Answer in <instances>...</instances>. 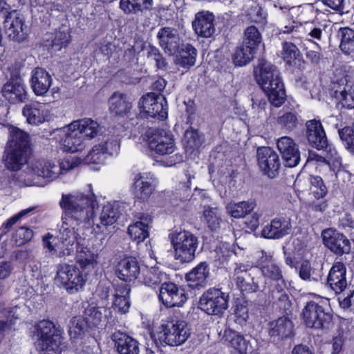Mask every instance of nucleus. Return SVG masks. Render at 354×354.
<instances>
[{
  "instance_id": "1",
  "label": "nucleus",
  "mask_w": 354,
  "mask_h": 354,
  "mask_svg": "<svg viewBox=\"0 0 354 354\" xmlns=\"http://www.w3.org/2000/svg\"><path fill=\"white\" fill-rule=\"evenodd\" d=\"M87 190L76 191L68 194H62L59 204L64 212L62 218V224L59 229V240L63 248L57 250L59 257L70 255L74 251V245H81V238L77 237L76 226L81 224L90 225L95 216L98 203L93 192L92 185H88Z\"/></svg>"
},
{
  "instance_id": "2",
  "label": "nucleus",
  "mask_w": 354,
  "mask_h": 354,
  "mask_svg": "<svg viewBox=\"0 0 354 354\" xmlns=\"http://www.w3.org/2000/svg\"><path fill=\"white\" fill-rule=\"evenodd\" d=\"M81 163V158L76 156L66 158L59 165L45 159L32 160L20 173L18 180L24 186H43V180L51 182Z\"/></svg>"
},
{
  "instance_id": "3",
  "label": "nucleus",
  "mask_w": 354,
  "mask_h": 354,
  "mask_svg": "<svg viewBox=\"0 0 354 354\" xmlns=\"http://www.w3.org/2000/svg\"><path fill=\"white\" fill-rule=\"evenodd\" d=\"M254 76L270 102L276 107L280 106L286 100V92L277 67L263 59H260L254 69Z\"/></svg>"
},
{
  "instance_id": "4",
  "label": "nucleus",
  "mask_w": 354,
  "mask_h": 354,
  "mask_svg": "<svg viewBox=\"0 0 354 354\" xmlns=\"http://www.w3.org/2000/svg\"><path fill=\"white\" fill-rule=\"evenodd\" d=\"M34 336L39 350L59 354L65 347L61 331L49 320L44 319L35 324Z\"/></svg>"
},
{
  "instance_id": "5",
  "label": "nucleus",
  "mask_w": 354,
  "mask_h": 354,
  "mask_svg": "<svg viewBox=\"0 0 354 354\" xmlns=\"http://www.w3.org/2000/svg\"><path fill=\"white\" fill-rule=\"evenodd\" d=\"M169 238L174 248L176 259L187 263L194 259L199 244L196 235L187 230L175 231L169 234Z\"/></svg>"
},
{
  "instance_id": "6",
  "label": "nucleus",
  "mask_w": 354,
  "mask_h": 354,
  "mask_svg": "<svg viewBox=\"0 0 354 354\" xmlns=\"http://www.w3.org/2000/svg\"><path fill=\"white\" fill-rule=\"evenodd\" d=\"M162 328V330L158 334V339L162 345H182L190 335L189 328L183 320L173 319L163 324Z\"/></svg>"
},
{
  "instance_id": "7",
  "label": "nucleus",
  "mask_w": 354,
  "mask_h": 354,
  "mask_svg": "<svg viewBox=\"0 0 354 354\" xmlns=\"http://www.w3.org/2000/svg\"><path fill=\"white\" fill-rule=\"evenodd\" d=\"M55 280L70 294L82 290L86 283V279L79 268L66 263L57 266Z\"/></svg>"
},
{
  "instance_id": "8",
  "label": "nucleus",
  "mask_w": 354,
  "mask_h": 354,
  "mask_svg": "<svg viewBox=\"0 0 354 354\" xmlns=\"http://www.w3.org/2000/svg\"><path fill=\"white\" fill-rule=\"evenodd\" d=\"M302 319L308 328L328 329L332 324V315L323 306L310 301L306 303L302 311Z\"/></svg>"
},
{
  "instance_id": "9",
  "label": "nucleus",
  "mask_w": 354,
  "mask_h": 354,
  "mask_svg": "<svg viewBox=\"0 0 354 354\" xmlns=\"http://www.w3.org/2000/svg\"><path fill=\"white\" fill-rule=\"evenodd\" d=\"M140 115L142 118H153L164 120L168 115L167 102L162 95L148 93L138 102Z\"/></svg>"
},
{
  "instance_id": "10",
  "label": "nucleus",
  "mask_w": 354,
  "mask_h": 354,
  "mask_svg": "<svg viewBox=\"0 0 354 354\" xmlns=\"http://www.w3.org/2000/svg\"><path fill=\"white\" fill-rule=\"evenodd\" d=\"M228 295L220 289L209 288L200 298L201 310L211 315L221 316L228 308Z\"/></svg>"
},
{
  "instance_id": "11",
  "label": "nucleus",
  "mask_w": 354,
  "mask_h": 354,
  "mask_svg": "<svg viewBox=\"0 0 354 354\" xmlns=\"http://www.w3.org/2000/svg\"><path fill=\"white\" fill-rule=\"evenodd\" d=\"M145 137L149 148L157 154H171L176 149L172 134L165 130L149 129L146 131Z\"/></svg>"
},
{
  "instance_id": "12",
  "label": "nucleus",
  "mask_w": 354,
  "mask_h": 354,
  "mask_svg": "<svg viewBox=\"0 0 354 354\" xmlns=\"http://www.w3.org/2000/svg\"><path fill=\"white\" fill-rule=\"evenodd\" d=\"M120 147V139L117 136L107 138L104 141L95 145L82 160L86 164H102L108 156L117 155Z\"/></svg>"
},
{
  "instance_id": "13",
  "label": "nucleus",
  "mask_w": 354,
  "mask_h": 354,
  "mask_svg": "<svg viewBox=\"0 0 354 354\" xmlns=\"http://www.w3.org/2000/svg\"><path fill=\"white\" fill-rule=\"evenodd\" d=\"M257 165L263 175L274 178L279 174L281 161L277 153L270 147H263L257 151Z\"/></svg>"
},
{
  "instance_id": "14",
  "label": "nucleus",
  "mask_w": 354,
  "mask_h": 354,
  "mask_svg": "<svg viewBox=\"0 0 354 354\" xmlns=\"http://www.w3.org/2000/svg\"><path fill=\"white\" fill-rule=\"evenodd\" d=\"M158 298L166 307L172 308L182 306L188 297L183 288L174 283L166 281L160 286Z\"/></svg>"
},
{
  "instance_id": "15",
  "label": "nucleus",
  "mask_w": 354,
  "mask_h": 354,
  "mask_svg": "<svg viewBox=\"0 0 354 354\" xmlns=\"http://www.w3.org/2000/svg\"><path fill=\"white\" fill-rule=\"evenodd\" d=\"M24 23V17L17 10H14L8 12L4 21V26L10 39L17 43H21L26 39L28 34Z\"/></svg>"
},
{
  "instance_id": "16",
  "label": "nucleus",
  "mask_w": 354,
  "mask_h": 354,
  "mask_svg": "<svg viewBox=\"0 0 354 354\" xmlns=\"http://www.w3.org/2000/svg\"><path fill=\"white\" fill-rule=\"evenodd\" d=\"M156 183V177L151 173L136 174L131 187L134 198L143 201L148 200L155 191Z\"/></svg>"
},
{
  "instance_id": "17",
  "label": "nucleus",
  "mask_w": 354,
  "mask_h": 354,
  "mask_svg": "<svg viewBox=\"0 0 354 354\" xmlns=\"http://www.w3.org/2000/svg\"><path fill=\"white\" fill-rule=\"evenodd\" d=\"M61 149L68 153L82 151L86 146V140L76 129H70L69 124L59 131Z\"/></svg>"
},
{
  "instance_id": "18",
  "label": "nucleus",
  "mask_w": 354,
  "mask_h": 354,
  "mask_svg": "<svg viewBox=\"0 0 354 354\" xmlns=\"http://www.w3.org/2000/svg\"><path fill=\"white\" fill-rule=\"evenodd\" d=\"M322 236L324 245L331 252L339 255L350 252L351 242L343 234L329 228L323 230Z\"/></svg>"
},
{
  "instance_id": "19",
  "label": "nucleus",
  "mask_w": 354,
  "mask_h": 354,
  "mask_svg": "<svg viewBox=\"0 0 354 354\" xmlns=\"http://www.w3.org/2000/svg\"><path fill=\"white\" fill-rule=\"evenodd\" d=\"M277 148L284 160V165L288 167H295L301 160L298 145L289 136H283L277 140Z\"/></svg>"
},
{
  "instance_id": "20",
  "label": "nucleus",
  "mask_w": 354,
  "mask_h": 354,
  "mask_svg": "<svg viewBox=\"0 0 354 354\" xmlns=\"http://www.w3.org/2000/svg\"><path fill=\"white\" fill-rule=\"evenodd\" d=\"M137 221L128 227V234L133 241L139 243L149 237L153 218L149 214L140 213L137 216Z\"/></svg>"
},
{
  "instance_id": "21",
  "label": "nucleus",
  "mask_w": 354,
  "mask_h": 354,
  "mask_svg": "<svg viewBox=\"0 0 354 354\" xmlns=\"http://www.w3.org/2000/svg\"><path fill=\"white\" fill-rule=\"evenodd\" d=\"M292 224L290 218L278 217L272 219L262 230V236L267 239H279L290 234Z\"/></svg>"
},
{
  "instance_id": "22",
  "label": "nucleus",
  "mask_w": 354,
  "mask_h": 354,
  "mask_svg": "<svg viewBox=\"0 0 354 354\" xmlns=\"http://www.w3.org/2000/svg\"><path fill=\"white\" fill-rule=\"evenodd\" d=\"M3 97L10 103L23 102L27 99V92L22 79L19 77L10 79L3 86Z\"/></svg>"
},
{
  "instance_id": "23",
  "label": "nucleus",
  "mask_w": 354,
  "mask_h": 354,
  "mask_svg": "<svg viewBox=\"0 0 354 354\" xmlns=\"http://www.w3.org/2000/svg\"><path fill=\"white\" fill-rule=\"evenodd\" d=\"M306 138L309 144L319 150L328 146V140L319 120L313 119L306 122Z\"/></svg>"
},
{
  "instance_id": "24",
  "label": "nucleus",
  "mask_w": 354,
  "mask_h": 354,
  "mask_svg": "<svg viewBox=\"0 0 354 354\" xmlns=\"http://www.w3.org/2000/svg\"><path fill=\"white\" fill-rule=\"evenodd\" d=\"M111 308L120 315L126 314L131 307L130 287L123 283L113 286Z\"/></svg>"
},
{
  "instance_id": "25",
  "label": "nucleus",
  "mask_w": 354,
  "mask_h": 354,
  "mask_svg": "<svg viewBox=\"0 0 354 354\" xmlns=\"http://www.w3.org/2000/svg\"><path fill=\"white\" fill-rule=\"evenodd\" d=\"M327 284L337 294L346 288V268L342 261L334 262L328 275Z\"/></svg>"
},
{
  "instance_id": "26",
  "label": "nucleus",
  "mask_w": 354,
  "mask_h": 354,
  "mask_svg": "<svg viewBox=\"0 0 354 354\" xmlns=\"http://www.w3.org/2000/svg\"><path fill=\"white\" fill-rule=\"evenodd\" d=\"M214 16L208 11L199 12L195 15L192 27L196 34L202 37H210L215 32Z\"/></svg>"
},
{
  "instance_id": "27",
  "label": "nucleus",
  "mask_w": 354,
  "mask_h": 354,
  "mask_svg": "<svg viewBox=\"0 0 354 354\" xmlns=\"http://www.w3.org/2000/svg\"><path fill=\"white\" fill-rule=\"evenodd\" d=\"M112 312L106 307H97L93 304H87L84 306L83 318L89 326H98L104 324L111 318Z\"/></svg>"
},
{
  "instance_id": "28",
  "label": "nucleus",
  "mask_w": 354,
  "mask_h": 354,
  "mask_svg": "<svg viewBox=\"0 0 354 354\" xmlns=\"http://www.w3.org/2000/svg\"><path fill=\"white\" fill-rule=\"evenodd\" d=\"M140 273L139 262L135 257H128L118 263L116 268L118 277L124 281H133Z\"/></svg>"
},
{
  "instance_id": "29",
  "label": "nucleus",
  "mask_w": 354,
  "mask_h": 354,
  "mask_svg": "<svg viewBox=\"0 0 354 354\" xmlns=\"http://www.w3.org/2000/svg\"><path fill=\"white\" fill-rule=\"evenodd\" d=\"M159 44L166 53H175L180 45V37L178 31L170 27L160 28L157 34Z\"/></svg>"
},
{
  "instance_id": "30",
  "label": "nucleus",
  "mask_w": 354,
  "mask_h": 354,
  "mask_svg": "<svg viewBox=\"0 0 354 354\" xmlns=\"http://www.w3.org/2000/svg\"><path fill=\"white\" fill-rule=\"evenodd\" d=\"M281 56L283 59L290 66L300 71H303L306 68V62L296 44L287 41L283 42Z\"/></svg>"
},
{
  "instance_id": "31",
  "label": "nucleus",
  "mask_w": 354,
  "mask_h": 354,
  "mask_svg": "<svg viewBox=\"0 0 354 354\" xmlns=\"http://www.w3.org/2000/svg\"><path fill=\"white\" fill-rule=\"evenodd\" d=\"M23 115L28 124L39 125L43 123L48 116L46 105L38 102L26 104L22 110Z\"/></svg>"
},
{
  "instance_id": "32",
  "label": "nucleus",
  "mask_w": 354,
  "mask_h": 354,
  "mask_svg": "<svg viewBox=\"0 0 354 354\" xmlns=\"http://www.w3.org/2000/svg\"><path fill=\"white\" fill-rule=\"evenodd\" d=\"M259 260L260 270L263 276L270 280H280L283 277L282 271L271 253L261 251Z\"/></svg>"
},
{
  "instance_id": "33",
  "label": "nucleus",
  "mask_w": 354,
  "mask_h": 354,
  "mask_svg": "<svg viewBox=\"0 0 354 354\" xmlns=\"http://www.w3.org/2000/svg\"><path fill=\"white\" fill-rule=\"evenodd\" d=\"M111 338L115 342V346L119 354L139 353V342L127 333L118 330L113 333Z\"/></svg>"
},
{
  "instance_id": "34",
  "label": "nucleus",
  "mask_w": 354,
  "mask_h": 354,
  "mask_svg": "<svg viewBox=\"0 0 354 354\" xmlns=\"http://www.w3.org/2000/svg\"><path fill=\"white\" fill-rule=\"evenodd\" d=\"M209 268L207 262H201L185 275L188 286L192 288H204L209 277Z\"/></svg>"
},
{
  "instance_id": "35",
  "label": "nucleus",
  "mask_w": 354,
  "mask_h": 354,
  "mask_svg": "<svg viewBox=\"0 0 354 354\" xmlns=\"http://www.w3.org/2000/svg\"><path fill=\"white\" fill-rule=\"evenodd\" d=\"M335 95L343 107L348 109L354 108V88L346 77L341 78L337 83Z\"/></svg>"
},
{
  "instance_id": "36",
  "label": "nucleus",
  "mask_w": 354,
  "mask_h": 354,
  "mask_svg": "<svg viewBox=\"0 0 354 354\" xmlns=\"http://www.w3.org/2000/svg\"><path fill=\"white\" fill-rule=\"evenodd\" d=\"M21 315V308L15 306L4 307L3 304H0V318H6L0 320V342L3 339L5 335L12 330V325L15 319L19 318Z\"/></svg>"
},
{
  "instance_id": "37",
  "label": "nucleus",
  "mask_w": 354,
  "mask_h": 354,
  "mask_svg": "<svg viewBox=\"0 0 354 354\" xmlns=\"http://www.w3.org/2000/svg\"><path fill=\"white\" fill-rule=\"evenodd\" d=\"M222 340L227 347L232 348L239 354H246L250 342L243 335L231 328L224 330Z\"/></svg>"
},
{
  "instance_id": "38",
  "label": "nucleus",
  "mask_w": 354,
  "mask_h": 354,
  "mask_svg": "<svg viewBox=\"0 0 354 354\" xmlns=\"http://www.w3.org/2000/svg\"><path fill=\"white\" fill-rule=\"evenodd\" d=\"M52 79L49 73L42 68H36L32 72L31 87L37 95H43L47 93Z\"/></svg>"
},
{
  "instance_id": "39",
  "label": "nucleus",
  "mask_w": 354,
  "mask_h": 354,
  "mask_svg": "<svg viewBox=\"0 0 354 354\" xmlns=\"http://www.w3.org/2000/svg\"><path fill=\"white\" fill-rule=\"evenodd\" d=\"M123 207L124 203L118 201L105 205L100 216V224H97V227L100 229L101 225L107 227L114 224L122 214Z\"/></svg>"
},
{
  "instance_id": "40",
  "label": "nucleus",
  "mask_w": 354,
  "mask_h": 354,
  "mask_svg": "<svg viewBox=\"0 0 354 354\" xmlns=\"http://www.w3.org/2000/svg\"><path fill=\"white\" fill-rule=\"evenodd\" d=\"M70 129H76L83 138L92 139L97 136L100 126L98 122L91 118H83L69 124Z\"/></svg>"
},
{
  "instance_id": "41",
  "label": "nucleus",
  "mask_w": 354,
  "mask_h": 354,
  "mask_svg": "<svg viewBox=\"0 0 354 354\" xmlns=\"http://www.w3.org/2000/svg\"><path fill=\"white\" fill-rule=\"evenodd\" d=\"M109 109L111 113L118 115H125L131 110L132 105L126 94L115 92L109 100Z\"/></svg>"
},
{
  "instance_id": "42",
  "label": "nucleus",
  "mask_w": 354,
  "mask_h": 354,
  "mask_svg": "<svg viewBox=\"0 0 354 354\" xmlns=\"http://www.w3.org/2000/svg\"><path fill=\"white\" fill-rule=\"evenodd\" d=\"M169 280V275L159 267L147 268L142 270V283L148 286L155 288Z\"/></svg>"
},
{
  "instance_id": "43",
  "label": "nucleus",
  "mask_w": 354,
  "mask_h": 354,
  "mask_svg": "<svg viewBox=\"0 0 354 354\" xmlns=\"http://www.w3.org/2000/svg\"><path fill=\"white\" fill-rule=\"evenodd\" d=\"M269 334L271 337L283 339L289 337L293 330V324L292 321L286 317H281L270 322Z\"/></svg>"
},
{
  "instance_id": "44",
  "label": "nucleus",
  "mask_w": 354,
  "mask_h": 354,
  "mask_svg": "<svg viewBox=\"0 0 354 354\" xmlns=\"http://www.w3.org/2000/svg\"><path fill=\"white\" fill-rule=\"evenodd\" d=\"M28 153L21 150L12 149L7 153L6 167L12 171H19L25 164H28Z\"/></svg>"
},
{
  "instance_id": "45",
  "label": "nucleus",
  "mask_w": 354,
  "mask_h": 354,
  "mask_svg": "<svg viewBox=\"0 0 354 354\" xmlns=\"http://www.w3.org/2000/svg\"><path fill=\"white\" fill-rule=\"evenodd\" d=\"M10 137L8 145L10 149L29 152L30 138L28 133L17 127H12L10 129Z\"/></svg>"
},
{
  "instance_id": "46",
  "label": "nucleus",
  "mask_w": 354,
  "mask_h": 354,
  "mask_svg": "<svg viewBox=\"0 0 354 354\" xmlns=\"http://www.w3.org/2000/svg\"><path fill=\"white\" fill-rule=\"evenodd\" d=\"M256 206L255 201L252 200L243 201L238 203H230L226 209L227 213L233 218H243L250 214Z\"/></svg>"
},
{
  "instance_id": "47",
  "label": "nucleus",
  "mask_w": 354,
  "mask_h": 354,
  "mask_svg": "<svg viewBox=\"0 0 354 354\" xmlns=\"http://www.w3.org/2000/svg\"><path fill=\"white\" fill-rule=\"evenodd\" d=\"M301 29L304 30V37L306 41L318 46V42L322 41L324 28L322 25L313 21H307L303 24Z\"/></svg>"
},
{
  "instance_id": "48",
  "label": "nucleus",
  "mask_w": 354,
  "mask_h": 354,
  "mask_svg": "<svg viewBox=\"0 0 354 354\" xmlns=\"http://www.w3.org/2000/svg\"><path fill=\"white\" fill-rule=\"evenodd\" d=\"M77 262L82 268H93L97 263L98 256L86 247H77Z\"/></svg>"
},
{
  "instance_id": "49",
  "label": "nucleus",
  "mask_w": 354,
  "mask_h": 354,
  "mask_svg": "<svg viewBox=\"0 0 354 354\" xmlns=\"http://www.w3.org/2000/svg\"><path fill=\"white\" fill-rule=\"evenodd\" d=\"M277 283L271 290V297L274 301H278L281 306L287 309L290 306L289 297L286 292V285L282 277L280 280H274Z\"/></svg>"
},
{
  "instance_id": "50",
  "label": "nucleus",
  "mask_w": 354,
  "mask_h": 354,
  "mask_svg": "<svg viewBox=\"0 0 354 354\" xmlns=\"http://www.w3.org/2000/svg\"><path fill=\"white\" fill-rule=\"evenodd\" d=\"M153 0H121L120 8L127 13L137 12L143 10L150 9Z\"/></svg>"
},
{
  "instance_id": "51",
  "label": "nucleus",
  "mask_w": 354,
  "mask_h": 354,
  "mask_svg": "<svg viewBox=\"0 0 354 354\" xmlns=\"http://www.w3.org/2000/svg\"><path fill=\"white\" fill-rule=\"evenodd\" d=\"M254 53V49L243 44L235 50L232 56L233 62L236 66H245L253 59Z\"/></svg>"
},
{
  "instance_id": "52",
  "label": "nucleus",
  "mask_w": 354,
  "mask_h": 354,
  "mask_svg": "<svg viewBox=\"0 0 354 354\" xmlns=\"http://www.w3.org/2000/svg\"><path fill=\"white\" fill-rule=\"evenodd\" d=\"M87 323L81 317H73L69 323L68 333L71 339L75 341L84 337Z\"/></svg>"
},
{
  "instance_id": "53",
  "label": "nucleus",
  "mask_w": 354,
  "mask_h": 354,
  "mask_svg": "<svg viewBox=\"0 0 354 354\" xmlns=\"http://www.w3.org/2000/svg\"><path fill=\"white\" fill-rule=\"evenodd\" d=\"M262 41V35L255 26H248L243 32V44L256 49Z\"/></svg>"
},
{
  "instance_id": "54",
  "label": "nucleus",
  "mask_w": 354,
  "mask_h": 354,
  "mask_svg": "<svg viewBox=\"0 0 354 354\" xmlns=\"http://www.w3.org/2000/svg\"><path fill=\"white\" fill-rule=\"evenodd\" d=\"M196 55V50L192 45L188 44L183 45L178 57V64L183 68H189L195 64Z\"/></svg>"
},
{
  "instance_id": "55",
  "label": "nucleus",
  "mask_w": 354,
  "mask_h": 354,
  "mask_svg": "<svg viewBox=\"0 0 354 354\" xmlns=\"http://www.w3.org/2000/svg\"><path fill=\"white\" fill-rule=\"evenodd\" d=\"M341 37L339 47L345 54H350L354 52V30L349 28H342L339 30Z\"/></svg>"
},
{
  "instance_id": "56",
  "label": "nucleus",
  "mask_w": 354,
  "mask_h": 354,
  "mask_svg": "<svg viewBox=\"0 0 354 354\" xmlns=\"http://www.w3.org/2000/svg\"><path fill=\"white\" fill-rule=\"evenodd\" d=\"M234 281L241 292H254L259 290L258 282L249 273L236 277Z\"/></svg>"
},
{
  "instance_id": "57",
  "label": "nucleus",
  "mask_w": 354,
  "mask_h": 354,
  "mask_svg": "<svg viewBox=\"0 0 354 354\" xmlns=\"http://www.w3.org/2000/svg\"><path fill=\"white\" fill-rule=\"evenodd\" d=\"M33 235L31 228L22 225L15 230L11 240L17 246H21L30 241Z\"/></svg>"
},
{
  "instance_id": "58",
  "label": "nucleus",
  "mask_w": 354,
  "mask_h": 354,
  "mask_svg": "<svg viewBox=\"0 0 354 354\" xmlns=\"http://www.w3.org/2000/svg\"><path fill=\"white\" fill-rule=\"evenodd\" d=\"M71 38L69 28L62 26L55 33L54 39L52 41V47L55 50H60L68 45Z\"/></svg>"
},
{
  "instance_id": "59",
  "label": "nucleus",
  "mask_w": 354,
  "mask_h": 354,
  "mask_svg": "<svg viewBox=\"0 0 354 354\" xmlns=\"http://www.w3.org/2000/svg\"><path fill=\"white\" fill-rule=\"evenodd\" d=\"M303 27V24L295 25V22L290 24L289 26H285L281 30V33L290 35L289 39H290L293 44H296L297 46L300 44L302 39H305L304 30L301 29Z\"/></svg>"
},
{
  "instance_id": "60",
  "label": "nucleus",
  "mask_w": 354,
  "mask_h": 354,
  "mask_svg": "<svg viewBox=\"0 0 354 354\" xmlns=\"http://www.w3.org/2000/svg\"><path fill=\"white\" fill-rule=\"evenodd\" d=\"M202 144L201 138L196 130H187L184 135V145L187 151H194Z\"/></svg>"
},
{
  "instance_id": "61",
  "label": "nucleus",
  "mask_w": 354,
  "mask_h": 354,
  "mask_svg": "<svg viewBox=\"0 0 354 354\" xmlns=\"http://www.w3.org/2000/svg\"><path fill=\"white\" fill-rule=\"evenodd\" d=\"M277 124L287 131H292L299 124L298 115L295 112H286L279 116Z\"/></svg>"
},
{
  "instance_id": "62",
  "label": "nucleus",
  "mask_w": 354,
  "mask_h": 354,
  "mask_svg": "<svg viewBox=\"0 0 354 354\" xmlns=\"http://www.w3.org/2000/svg\"><path fill=\"white\" fill-rule=\"evenodd\" d=\"M35 209V207H31L25 209H23L15 214L6 222H4L0 227V239L14 225L18 223V221L28 214L30 213Z\"/></svg>"
},
{
  "instance_id": "63",
  "label": "nucleus",
  "mask_w": 354,
  "mask_h": 354,
  "mask_svg": "<svg viewBox=\"0 0 354 354\" xmlns=\"http://www.w3.org/2000/svg\"><path fill=\"white\" fill-rule=\"evenodd\" d=\"M203 215L211 230H214L219 227L221 218L217 208L209 206L205 207L203 211Z\"/></svg>"
},
{
  "instance_id": "64",
  "label": "nucleus",
  "mask_w": 354,
  "mask_h": 354,
  "mask_svg": "<svg viewBox=\"0 0 354 354\" xmlns=\"http://www.w3.org/2000/svg\"><path fill=\"white\" fill-rule=\"evenodd\" d=\"M338 133L341 140L345 142L346 149L354 154V125L339 129Z\"/></svg>"
}]
</instances>
